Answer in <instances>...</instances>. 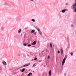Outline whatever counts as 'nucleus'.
Listing matches in <instances>:
<instances>
[{
    "instance_id": "obj_25",
    "label": "nucleus",
    "mask_w": 76,
    "mask_h": 76,
    "mask_svg": "<svg viewBox=\"0 0 76 76\" xmlns=\"http://www.w3.org/2000/svg\"><path fill=\"white\" fill-rule=\"evenodd\" d=\"M36 33H37V32H34V34H36Z\"/></svg>"
},
{
    "instance_id": "obj_27",
    "label": "nucleus",
    "mask_w": 76,
    "mask_h": 76,
    "mask_svg": "<svg viewBox=\"0 0 76 76\" xmlns=\"http://www.w3.org/2000/svg\"><path fill=\"white\" fill-rule=\"evenodd\" d=\"M71 27H73V25H71Z\"/></svg>"
},
{
    "instance_id": "obj_15",
    "label": "nucleus",
    "mask_w": 76,
    "mask_h": 76,
    "mask_svg": "<svg viewBox=\"0 0 76 76\" xmlns=\"http://www.w3.org/2000/svg\"><path fill=\"white\" fill-rule=\"evenodd\" d=\"M31 21H32V22H35V20L34 19H33L31 20Z\"/></svg>"
},
{
    "instance_id": "obj_7",
    "label": "nucleus",
    "mask_w": 76,
    "mask_h": 76,
    "mask_svg": "<svg viewBox=\"0 0 76 76\" xmlns=\"http://www.w3.org/2000/svg\"><path fill=\"white\" fill-rule=\"evenodd\" d=\"M36 41H34L32 43V45H35L36 44Z\"/></svg>"
},
{
    "instance_id": "obj_20",
    "label": "nucleus",
    "mask_w": 76,
    "mask_h": 76,
    "mask_svg": "<svg viewBox=\"0 0 76 76\" xmlns=\"http://www.w3.org/2000/svg\"><path fill=\"white\" fill-rule=\"evenodd\" d=\"M37 31H39H39H40V30L39 29H37Z\"/></svg>"
},
{
    "instance_id": "obj_1",
    "label": "nucleus",
    "mask_w": 76,
    "mask_h": 76,
    "mask_svg": "<svg viewBox=\"0 0 76 76\" xmlns=\"http://www.w3.org/2000/svg\"><path fill=\"white\" fill-rule=\"evenodd\" d=\"M76 7V3L75 4H73L71 7V8L72 9H75Z\"/></svg>"
},
{
    "instance_id": "obj_22",
    "label": "nucleus",
    "mask_w": 76,
    "mask_h": 76,
    "mask_svg": "<svg viewBox=\"0 0 76 76\" xmlns=\"http://www.w3.org/2000/svg\"><path fill=\"white\" fill-rule=\"evenodd\" d=\"M37 60V58H36L34 59V60L35 61V60Z\"/></svg>"
},
{
    "instance_id": "obj_23",
    "label": "nucleus",
    "mask_w": 76,
    "mask_h": 76,
    "mask_svg": "<svg viewBox=\"0 0 76 76\" xmlns=\"http://www.w3.org/2000/svg\"><path fill=\"white\" fill-rule=\"evenodd\" d=\"M48 58H50V56H48Z\"/></svg>"
},
{
    "instance_id": "obj_9",
    "label": "nucleus",
    "mask_w": 76,
    "mask_h": 76,
    "mask_svg": "<svg viewBox=\"0 0 76 76\" xmlns=\"http://www.w3.org/2000/svg\"><path fill=\"white\" fill-rule=\"evenodd\" d=\"M31 75H32V74L31 73H30L29 74H28L27 76H30Z\"/></svg>"
},
{
    "instance_id": "obj_14",
    "label": "nucleus",
    "mask_w": 76,
    "mask_h": 76,
    "mask_svg": "<svg viewBox=\"0 0 76 76\" xmlns=\"http://www.w3.org/2000/svg\"><path fill=\"white\" fill-rule=\"evenodd\" d=\"M39 33L40 34V35H42V33L41 32V31H39Z\"/></svg>"
},
{
    "instance_id": "obj_19",
    "label": "nucleus",
    "mask_w": 76,
    "mask_h": 76,
    "mask_svg": "<svg viewBox=\"0 0 76 76\" xmlns=\"http://www.w3.org/2000/svg\"><path fill=\"white\" fill-rule=\"evenodd\" d=\"M31 45H28V47H31Z\"/></svg>"
},
{
    "instance_id": "obj_6",
    "label": "nucleus",
    "mask_w": 76,
    "mask_h": 76,
    "mask_svg": "<svg viewBox=\"0 0 76 76\" xmlns=\"http://www.w3.org/2000/svg\"><path fill=\"white\" fill-rule=\"evenodd\" d=\"M65 11H66V9L63 10L62 11V13H64V12H65Z\"/></svg>"
},
{
    "instance_id": "obj_13",
    "label": "nucleus",
    "mask_w": 76,
    "mask_h": 76,
    "mask_svg": "<svg viewBox=\"0 0 76 76\" xmlns=\"http://www.w3.org/2000/svg\"><path fill=\"white\" fill-rule=\"evenodd\" d=\"M34 32H35V30H33L31 31V32L32 33H32H34Z\"/></svg>"
},
{
    "instance_id": "obj_18",
    "label": "nucleus",
    "mask_w": 76,
    "mask_h": 76,
    "mask_svg": "<svg viewBox=\"0 0 76 76\" xmlns=\"http://www.w3.org/2000/svg\"><path fill=\"white\" fill-rule=\"evenodd\" d=\"M60 53V51L58 50V54H59V53Z\"/></svg>"
},
{
    "instance_id": "obj_26",
    "label": "nucleus",
    "mask_w": 76,
    "mask_h": 76,
    "mask_svg": "<svg viewBox=\"0 0 76 76\" xmlns=\"http://www.w3.org/2000/svg\"><path fill=\"white\" fill-rule=\"evenodd\" d=\"M64 75L65 76H66V73H64Z\"/></svg>"
},
{
    "instance_id": "obj_16",
    "label": "nucleus",
    "mask_w": 76,
    "mask_h": 76,
    "mask_svg": "<svg viewBox=\"0 0 76 76\" xmlns=\"http://www.w3.org/2000/svg\"><path fill=\"white\" fill-rule=\"evenodd\" d=\"M73 52H71V53H70V54H71L72 56H73Z\"/></svg>"
},
{
    "instance_id": "obj_32",
    "label": "nucleus",
    "mask_w": 76,
    "mask_h": 76,
    "mask_svg": "<svg viewBox=\"0 0 76 76\" xmlns=\"http://www.w3.org/2000/svg\"><path fill=\"white\" fill-rule=\"evenodd\" d=\"M42 52H44V51H43Z\"/></svg>"
},
{
    "instance_id": "obj_21",
    "label": "nucleus",
    "mask_w": 76,
    "mask_h": 76,
    "mask_svg": "<svg viewBox=\"0 0 76 76\" xmlns=\"http://www.w3.org/2000/svg\"><path fill=\"white\" fill-rule=\"evenodd\" d=\"M68 4H69V3H66V5H68Z\"/></svg>"
},
{
    "instance_id": "obj_4",
    "label": "nucleus",
    "mask_w": 76,
    "mask_h": 76,
    "mask_svg": "<svg viewBox=\"0 0 76 76\" xmlns=\"http://www.w3.org/2000/svg\"><path fill=\"white\" fill-rule=\"evenodd\" d=\"M2 64L4 65V66H6L7 65V64H6V63L4 61H3L2 62Z\"/></svg>"
},
{
    "instance_id": "obj_8",
    "label": "nucleus",
    "mask_w": 76,
    "mask_h": 76,
    "mask_svg": "<svg viewBox=\"0 0 76 76\" xmlns=\"http://www.w3.org/2000/svg\"><path fill=\"white\" fill-rule=\"evenodd\" d=\"M49 75L50 76H51V70H50L49 71Z\"/></svg>"
},
{
    "instance_id": "obj_31",
    "label": "nucleus",
    "mask_w": 76,
    "mask_h": 76,
    "mask_svg": "<svg viewBox=\"0 0 76 76\" xmlns=\"http://www.w3.org/2000/svg\"><path fill=\"white\" fill-rule=\"evenodd\" d=\"M33 72H34V71H33Z\"/></svg>"
},
{
    "instance_id": "obj_28",
    "label": "nucleus",
    "mask_w": 76,
    "mask_h": 76,
    "mask_svg": "<svg viewBox=\"0 0 76 76\" xmlns=\"http://www.w3.org/2000/svg\"><path fill=\"white\" fill-rule=\"evenodd\" d=\"M35 66V64L33 65V66Z\"/></svg>"
},
{
    "instance_id": "obj_10",
    "label": "nucleus",
    "mask_w": 76,
    "mask_h": 76,
    "mask_svg": "<svg viewBox=\"0 0 76 76\" xmlns=\"http://www.w3.org/2000/svg\"><path fill=\"white\" fill-rule=\"evenodd\" d=\"M61 54H63V49H61Z\"/></svg>"
},
{
    "instance_id": "obj_12",
    "label": "nucleus",
    "mask_w": 76,
    "mask_h": 76,
    "mask_svg": "<svg viewBox=\"0 0 76 76\" xmlns=\"http://www.w3.org/2000/svg\"><path fill=\"white\" fill-rule=\"evenodd\" d=\"M21 31H22V30H21V29H20L18 31V33H20V32H21Z\"/></svg>"
},
{
    "instance_id": "obj_29",
    "label": "nucleus",
    "mask_w": 76,
    "mask_h": 76,
    "mask_svg": "<svg viewBox=\"0 0 76 76\" xmlns=\"http://www.w3.org/2000/svg\"><path fill=\"white\" fill-rule=\"evenodd\" d=\"M31 0V1H33V0Z\"/></svg>"
},
{
    "instance_id": "obj_33",
    "label": "nucleus",
    "mask_w": 76,
    "mask_h": 76,
    "mask_svg": "<svg viewBox=\"0 0 76 76\" xmlns=\"http://www.w3.org/2000/svg\"><path fill=\"white\" fill-rule=\"evenodd\" d=\"M53 47H54V46H53Z\"/></svg>"
},
{
    "instance_id": "obj_3",
    "label": "nucleus",
    "mask_w": 76,
    "mask_h": 76,
    "mask_svg": "<svg viewBox=\"0 0 76 76\" xmlns=\"http://www.w3.org/2000/svg\"><path fill=\"white\" fill-rule=\"evenodd\" d=\"M30 63H28V64H26L25 65L23 66V67H27V66H28L29 65H30Z\"/></svg>"
},
{
    "instance_id": "obj_11",
    "label": "nucleus",
    "mask_w": 76,
    "mask_h": 76,
    "mask_svg": "<svg viewBox=\"0 0 76 76\" xmlns=\"http://www.w3.org/2000/svg\"><path fill=\"white\" fill-rule=\"evenodd\" d=\"M25 68L21 70L22 72H25Z\"/></svg>"
},
{
    "instance_id": "obj_24",
    "label": "nucleus",
    "mask_w": 76,
    "mask_h": 76,
    "mask_svg": "<svg viewBox=\"0 0 76 76\" xmlns=\"http://www.w3.org/2000/svg\"><path fill=\"white\" fill-rule=\"evenodd\" d=\"M46 52H48V50H46Z\"/></svg>"
},
{
    "instance_id": "obj_30",
    "label": "nucleus",
    "mask_w": 76,
    "mask_h": 76,
    "mask_svg": "<svg viewBox=\"0 0 76 76\" xmlns=\"http://www.w3.org/2000/svg\"><path fill=\"white\" fill-rule=\"evenodd\" d=\"M75 2H76V0H75Z\"/></svg>"
},
{
    "instance_id": "obj_5",
    "label": "nucleus",
    "mask_w": 76,
    "mask_h": 76,
    "mask_svg": "<svg viewBox=\"0 0 76 76\" xmlns=\"http://www.w3.org/2000/svg\"><path fill=\"white\" fill-rule=\"evenodd\" d=\"M50 47L51 48L53 47V43H50Z\"/></svg>"
},
{
    "instance_id": "obj_17",
    "label": "nucleus",
    "mask_w": 76,
    "mask_h": 76,
    "mask_svg": "<svg viewBox=\"0 0 76 76\" xmlns=\"http://www.w3.org/2000/svg\"><path fill=\"white\" fill-rule=\"evenodd\" d=\"M23 45L24 46H26V45H26V43H24L23 44Z\"/></svg>"
},
{
    "instance_id": "obj_2",
    "label": "nucleus",
    "mask_w": 76,
    "mask_h": 76,
    "mask_svg": "<svg viewBox=\"0 0 76 76\" xmlns=\"http://www.w3.org/2000/svg\"><path fill=\"white\" fill-rule=\"evenodd\" d=\"M66 58H65L63 59V61L62 62V65H64V64L65 63V61H66Z\"/></svg>"
}]
</instances>
